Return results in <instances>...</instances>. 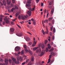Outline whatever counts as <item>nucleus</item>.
<instances>
[{
	"mask_svg": "<svg viewBox=\"0 0 65 65\" xmlns=\"http://www.w3.org/2000/svg\"><path fill=\"white\" fill-rule=\"evenodd\" d=\"M41 46L42 49L44 48V45L43 44L41 43L39 44V45H38L39 48L40 47H41Z\"/></svg>",
	"mask_w": 65,
	"mask_h": 65,
	"instance_id": "obj_1",
	"label": "nucleus"
},
{
	"mask_svg": "<svg viewBox=\"0 0 65 65\" xmlns=\"http://www.w3.org/2000/svg\"><path fill=\"white\" fill-rule=\"evenodd\" d=\"M17 61H15V64H19L20 63V62H19V61H20V57H17Z\"/></svg>",
	"mask_w": 65,
	"mask_h": 65,
	"instance_id": "obj_2",
	"label": "nucleus"
},
{
	"mask_svg": "<svg viewBox=\"0 0 65 65\" xmlns=\"http://www.w3.org/2000/svg\"><path fill=\"white\" fill-rule=\"evenodd\" d=\"M4 21H5L6 23V24H8V23H10L9 20H8V19L7 18H4Z\"/></svg>",
	"mask_w": 65,
	"mask_h": 65,
	"instance_id": "obj_3",
	"label": "nucleus"
},
{
	"mask_svg": "<svg viewBox=\"0 0 65 65\" xmlns=\"http://www.w3.org/2000/svg\"><path fill=\"white\" fill-rule=\"evenodd\" d=\"M20 47L19 46H17L15 47V50L17 52H18L20 50Z\"/></svg>",
	"mask_w": 65,
	"mask_h": 65,
	"instance_id": "obj_4",
	"label": "nucleus"
},
{
	"mask_svg": "<svg viewBox=\"0 0 65 65\" xmlns=\"http://www.w3.org/2000/svg\"><path fill=\"white\" fill-rule=\"evenodd\" d=\"M25 39L26 41H27V42L29 41L30 40V39L28 37H26Z\"/></svg>",
	"mask_w": 65,
	"mask_h": 65,
	"instance_id": "obj_5",
	"label": "nucleus"
},
{
	"mask_svg": "<svg viewBox=\"0 0 65 65\" xmlns=\"http://www.w3.org/2000/svg\"><path fill=\"white\" fill-rule=\"evenodd\" d=\"M10 31L11 33H13L14 31V29L13 28H11L10 29Z\"/></svg>",
	"mask_w": 65,
	"mask_h": 65,
	"instance_id": "obj_6",
	"label": "nucleus"
},
{
	"mask_svg": "<svg viewBox=\"0 0 65 65\" xmlns=\"http://www.w3.org/2000/svg\"><path fill=\"white\" fill-rule=\"evenodd\" d=\"M45 53V51H44L43 50L41 53V54L40 55V56H41L43 55Z\"/></svg>",
	"mask_w": 65,
	"mask_h": 65,
	"instance_id": "obj_7",
	"label": "nucleus"
},
{
	"mask_svg": "<svg viewBox=\"0 0 65 65\" xmlns=\"http://www.w3.org/2000/svg\"><path fill=\"white\" fill-rule=\"evenodd\" d=\"M27 14H28L29 16H30L31 15V13H32L31 12L30 10L28 11L27 12Z\"/></svg>",
	"mask_w": 65,
	"mask_h": 65,
	"instance_id": "obj_8",
	"label": "nucleus"
},
{
	"mask_svg": "<svg viewBox=\"0 0 65 65\" xmlns=\"http://www.w3.org/2000/svg\"><path fill=\"white\" fill-rule=\"evenodd\" d=\"M51 54L52 55L54 56H55L57 55V53L55 52H52L51 53Z\"/></svg>",
	"mask_w": 65,
	"mask_h": 65,
	"instance_id": "obj_9",
	"label": "nucleus"
},
{
	"mask_svg": "<svg viewBox=\"0 0 65 65\" xmlns=\"http://www.w3.org/2000/svg\"><path fill=\"white\" fill-rule=\"evenodd\" d=\"M5 62L6 64H8V60L7 59H5Z\"/></svg>",
	"mask_w": 65,
	"mask_h": 65,
	"instance_id": "obj_10",
	"label": "nucleus"
},
{
	"mask_svg": "<svg viewBox=\"0 0 65 65\" xmlns=\"http://www.w3.org/2000/svg\"><path fill=\"white\" fill-rule=\"evenodd\" d=\"M37 41H36L35 42V41L33 43V44H32V47H34V46H35V45H36V44Z\"/></svg>",
	"mask_w": 65,
	"mask_h": 65,
	"instance_id": "obj_11",
	"label": "nucleus"
},
{
	"mask_svg": "<svg viewBox=\"0 0 65 65\" xmlns=\"http://www.w3.org/2000/svg\"><path fill=\"white\" fill-rule=\"evenodd\" d=\"M21 17L22 20H25V19L27 18V17L25 16H22Z\"/></svg>",
	"mask_w": 65,
	"mask_h": 65,
	"instance_id": "obj_12",
	"label": "nucleus"
},
{
	"mask_svg": "<svg viewBox=\"0 0 65 65\" xmlns=\"http://www.w3.org/2000/svg\"><path fill=\"white\" fill-rule=\"evenodd\" d=\"M3 3L4 4V5L5 6H6V1L5 0H4L3 1Z\"/></svg>",
	"mask_w": 65,
	"mask_h": 65,
	"instance_id": "obj_13",
	"label": "nucleus"
},
{
	"mask_svg": "<svg viewBox=\"0 0 65 65\" xmlns=\"http://www.w3.org/2000/svg\"><path fill=\"white\" fill-rule=\"evenodd\" d=\"M11 59L14 62H15L16 61V59L15 58H14L13 57H11Z\"/></svg>",
	"mask_w": 65,
	"mask_h": 65,
	"instance_id": "obj_14",
	"label": "nucleus"
},
{
	"mask_svg": "<svg viewBox=\"0 0 65 65\" xmlns=\"http://www.w3.org/2000/svg\"><path fill=\"white\" fill-rule=\"evenodd\" d=\"M26 6L27 7H29L31 6V5L30 4H26Z\"/></svg>",
	"mask_w": 65,
	"mask_h": 65,
	"instance_id": "obj_15",
	"label": "nucleus"
},
{
	"mask_svg": "<svg viewBox=\"0 0 65 65\" xmlns=\"http://www.w3.org/2000/svg\"><path fill=\"white\" fill-rule=\"evenodd\" d=\"M54 9L53 8L52 9L51 11V14H53V13H54Z\"/></svg>",
	"mask_w": 65,
	"mask_h": 65,
	"instance_id": "obj_16",
	"label": "nucleus"
},
{
	"mask_svg": "<svg viewBox=\"0 0 65 65\" xmlns=\"http://www.w3.org/2000/svg\"><path fill=\"white\" fill-rule=\"evenodd\" d=\"M32 0H27V3H28V4H31V2L30 1H31Z\"/></svg>",
	"mask_w": 65,
	"mask_h": 65,
	"instance_id": "obj_17",
	"label": "nucleus"
},
{
	"mask_svg": "<svg viewBox=\"0 0 65 65\" xmlns=\"http://www.w3.org/2000/svg\"><path fill=\"white\" fill-rule=\"evenodd\" d=\"M41 48H40L39 49V51L38 50H37L36 51L37 52H39V53H40L41 52Z\"/></svg>",
	"mask_w": 65,
	"mask_h": 65,
	"instance_id": "obj_18",
	"label": "nucleus"
},
{
	"mask_svg": "<svg viewBox=\"0 0 65 65\" xmlns=\"http://www.w3.org/2000/svg\"><path fill=\"white\" fill-rule=\"evenodd\" d=\"M21 54V55H23L24 54V50H23L22 51Z\"/></svg>",
	"mask_w": 65,
	"mask_h": 65,
	"instance_id": "obj_19",
	"label": "nucleus"
},
{
	"mask_svg": "<svg viewBox=\"0 0 65 65\" xmlns=\"http://www.w3.org/2000/svg\"><path fill=\"white\" fill-rule=\"evenodd\" d=\"M39 48V47H38V46L37 47H35L34 48H33V51H36V50H37V48Z\"/></svg>",
	"mask_w": 65,
	"mask_h": 65,
	"instance_id": "obj_20",
	"label": "nucleus"
},
{
	"mask_svg": "<svg viewBox=\"0 0 65 65\" xmlns=\"http://www.w3.org/2000/svg\"><path fill=\"white\" fill-rule=\"evenodd\" d=\"M53 33L54 34L56 32V29H55V28H54L53 29Z\"/></svg>",
	"mask_w": 65,
	"mask_h": 65,
	"instance_id": "obj_21",
	"label": "nucleus"
},
{
	"mask_svg": "<svg viewBox=\"0 0 65 65\" xmlns=\"http://www.w3.org/2000/svg\"><path fill=\"white\" fill-rule=\"evenodd\" d=\"M53 2L52 1H50V3L49 4L50 5H51L52 4V3H53Z\"/></svg>",
	"mask_w": 65,
	"mask_h": 65,
	"instance_id": "obj_22",
	"label": "nucleus"
},
{
	"mask_svg": "<svg viewBox=\"0 0 65 65\" xmlns=\"http://www.w3.org/2000/svg\"><path fill=\"white\" fill-rule=\"evenodd\" d=\"M46 31H45V33L46 34H48V29H47V28L46 29Z\"/></svg>",
	"mask_w": 65,
	"mask_h": 65,
	"instance_id": "obj_23",
	"label": "nucleus"
},
{
	"mask_svg": "<svg viewBox=\"0 0 65 65\" xmlns=\"http://www.w3.org/2000/svg\"><path fill=\"white\" fill-rule=\"evenodd\" d=\"M52 19V17H50L49 19V21H51Z\"/></svg>",
	"mask_w": 65,
	"mask_h": 65,
	"instance_id": "obj_24",
	"label": "nucleus"
},
{
	"mask_svg": "<svg viewBox=\"0 0 65 65\" xmlns=\"http://www.w3.org/2000/svg\"><path fill=\"white\" fill-rule=\"evenodd\" d=\"M15 8H13L12 9L11 11H12V12H13V11L14 10H15Z\"/></svg>",
	"mask_w": 65,
	"mask_h": 65,
	"instance_id": "obj_25",
	"label": "nucleus"
},
{
	"mask_svg": "<svg viewBox=\"0 0 65 65\" xmlns=\"http://www.w3.org/2000/svg\"><path fill=\"white\" fill-rule=\"evenodd\" d=\"M54 50V49L53 48H51L50 50H49V52H53Z\"/></svg>",
	"mask_w": 65,
	"mask_h": 65,
	"instance_id": "obj_26",
	"label": "nucleus"
},
{
	"mask_svg": "<svg viewBox=\"0 0 65 65\" xmlns=\"http://www.w3.org/2000/svg\"><path fill=\"white\" fill-rule=\"evenodd\" d=\"M10 3H11V1H10L9 2H8L7 3V4L8 5H9L10 4Z\"/></svg>",
	"mask_w": 65,
	"mask_h": 65,
	"instance_id": "obj_27",
	"label": "nucleus"
},
{
	"mask_svg": "<svg viewBox=\"0 0 65 65\" xmlns=\"http://www.w3.org/2000/svg\"><path fill=\"white\" fill-rule=\"evenodd\" d=\"M19 14H20L19 12H17L16 14V17H17V16H18V15Z\"/></svg>",
	"mask_w": 65,
	"mask_h": 65,
	"instance_id": "obj_28",
	"label": "nucleus"
},
{
	"mask_svg": "<svg viewBox=\"0 0 65 65\" xmlns=\"http://www.w3.org/2000/svg\"><path fill=\"white\" fill-rule=\"evenodd\" d=\"M14 54H15V56H17V57H19V55H18V54H17V53H14Z\"/></svg>",
	"mask_w": 65,
	"mask_h": 65,
	"instance_id": "obj_29",
	"label": "nucleus"
},
{
	"mask_svg": "<svg viewBox=\"0 0 65 65\" xmlns=\"http://www.w3.org/2000/svg\"><path fill=\"white\" fill-rule=\"evenodd\" d=\"M29 53L30 54V55H32V52L31 51H29Z\"/></svg>",
	"mask_w": 65,
	"mask_h": 65,
	"instance_id": "obj_30",
	"label": "nucleus"
},
{
	"mask_svg": "<svg viewBox=\"0 0 65 65\" xmlns=\"http://www.w3.org/2000/svg\"><path fill=\"white\" fill-rule=\"evenodd\" d=\"M34 60V57H31V61H33Z\"/></svg>",
	"mask_w": 65,
	"mask_h": 65,
	"instance_id": "obj_31",
	"label": "nucleus"
},
{
	"mask_svg": "<svg viewBox=\"0 0 65 65\" xmlns=\"http://www.w3.org/2000/svg\"><path fill=\"white\" fill-rule=\"evenodd\" d=\"M0 61L1 62H3L4 61V60L2 59L1 58L0 59Z\"/></svg>",
	"mask_w": 65,
	"mask_h": 65,
	"instance_id": "obj_32",
	"label": "nucleus"
},
{
	"mask_svg": "<svg viewBox=\"0 0 65 65\" xmlns=\"http://www.w3.org/2000/svg\"><path fill=\"white\" fill-rule=\"evenodd\" d=\"M35 5L34 6V7L32 8V10L34 11L35 10Z\"/></svg>",
	"mask_w": 65,
	"mask_h": 65,
	"instance_id": "obj_33",
	"label": "nucleus"
},
{
	"mask_svg": "<svg viewBox=\"0 0 65 65\" xmlns=\"http://www.w3.org/2000/svg\"><path fill=\"white\" fill-rule=\"evenodd\" d=\"M29 59H28L26 60V61L25 62L26 63H27L28 62H29Z\"/></svg>",
	"mask_w": 65,
	"mask_h": 65,
	"instance_id": "obj_34",
	"label": "nucleus"
},
{
	"mask_svg": "<svg viewBox=\"0 0 65 65\" xmlns=\"http://www.w3.org/2000/svg\"><path fill=\"white\" fill-rule=\"evenodd\" d=\"M42 33L43 34H45V33L44 32V30H42Z\"/></svg>",
	"mask_w": 65,
	"mask_h": 65,
	"instance_id": "obj_35",
	"label": "nucleus"
},
{
	"mask_svg": "<svg viewBox=\"0 0 65 65\" xmlns=\"http://www.w3.org/2000/svg\"><path fill=\"white\" fill-rule=\"evenodd\" d=\"M48 42V41L47 40H45V44H46V43H47Z\"/></svg>",
	"mask_w": 65,
	"mask_h": 65,
	"instance_id": "obj_36",
	"label": "nucleus"
},
{
	"mask_svg": "<svg viewBox=\"0 0 65 65\" xmlns=\"http://www.w3.org/2000/svg\"><path fill=\"white\" fill-rule=\"evenodd\" d=\"M25 51L26 52H28V50L26 48H25Z\"/></svg>",
	"mask_w": 65,
	"mask_h": 65,
	"instance_id": "obj_37",
	"label": "nucleus"
},
{
	"mask_svg": "<svg viewBox=\"0 0 65 65\" xmlns=\"http://www.w3.org/2000/svg\"><path fill=\"white\" fill-rule=\"evenodd\" d=\"M0 5H1V6H3V4L2 2H0Z\"/></svg>",
	"mask_w": 65,
	"mask_h": 65,
	"instance_id": "obj_38",
	"label": "nucleus"
},
{
	"mask_svg": "<svg viewBox=\"0 0 65 65\" xmlns=\"http://www.w3.org/2000/svg\"><path fill=\"white\" fill-rule=\"evenodd\" d=\"M28 44L29 45H31V44H32V42H30L28 43Z\"/></svg>",
	"mask_w": 65,
	"mask_h": 65,
	"instance_id": "obj_39",
	"label": "nucleus"
},
{
	"mask_svg": "<svg viewBox=\"0 0 65 65\" xmlns=\"http://www.w3.org/2000/svg\"><path fill=\"white\" fill-rule=\"evenodd\" d=\"M9 61L10 64H11V61H12V60H11V59H9Z\"/></svg>",
	"mask_w": 65,
	"mask_h": 65,
	"instance_id": "obj_40",
	"label": "nucleus"
},
{
	"mask_svg": "<svg viewBox=\"0 0 65 65\" xmlns=\"http://www.w3.org/2000/svg\"><path fill=\"white\" fill-rule=\"evenodd\" d=\"M51 61V59H50V58H49L48 60V61L47 62V63L48 64L50 62V61Z\"/></svg>",
	"mask_w": 65,
	"mask_h": 65,
	"instance_id": "obj_41",
	"label": "nucleus"
},
{
	"mask_svg": "<svg viewBox=\"0 0 65 65\" xmlns=\"http://www.w3.org/2000/svg\"><path fill=\"white\" fill-rule=\"evenodd\" d=\"M22 34H20V35H19L18 36L19 37H21V36H22Z\"/></svg>",
	"mask_w": 65,
	"mask_h": 65,
	"instance_id": "obj_42",
	"label": "nucleus"
},
{
	"mask_svg": "<svg viewBox=\"0 0 65 65\" xmlns=\"http://www.w3.org/2000/svg\"><path fill=\"white\" fill-rule=\"evenodd\" d=\"M46 52H48V48H46Z\"/></svg>",
	"mask_w": 65,
	"mask_h": 65,
	"instance_id": "obj_43",
	"label": "nucleus"
},
{
	"mask_svg": "<svg viewBox=\"0 0 65 65\" xmlns=\"http://www.w3.org/2000/svg\"><path fill=\"white\" fill-rule=\"evenodd\" d=\"M15 9H18V7H16V6L15 5Z\"/></svg>",
	"mask_w": 65,
	"mask_h": 65,
	"instance_id": "obj_44",
	"label": "nucleus"
},
{
	"mask_svg": "<svg viewBox=\"0 0 65 65\" xmlns=\"http://www.w3.org/2000/svg\"><path fill=\"white\" fill-rule=\"evenodd\" d=\"M12 2L14 4L15 3V0H12Z\"/></svg>",
	"mask_w": 65,
	"mask_h": 65,
	"instance_id": "obj_45",
	"label": "nucleus"
},
{
	"mask_svg": "<svg viewBox=\"0 0 65 65\" xmlns=\"http://www.w3.org/2000/svg\"><path fill=\"white\" fill-rule=\"evenodd\" d=\"M41 6H42V7L43 6V3H41Z\"/></svg>",
	"mask_w": 65,
	"mask_h": 65,
	"instance_id": "obj_46",
	"label": "nucleus"
},
{
	"mask_svg": "<svg viewBox=\"0 0 65 65\" xmlns=\"http://www.w3.org/2000/svg\"><path fill=\"white\" fill-rule=\"evenodd\" d=\"M11 24L12 25H13L14 24V23H13V22H11Z\"/></svg>",
	"mask_w": 65,
	"mask_h": 65,
	"instance_id": "obj_47",
	"label": "nucleus"
},
{
	"mask_svg": "<svg viewBox=\"0 0 65 65\" xmlns=\"http://www.w3.org/2000/svg\"><path fill=\"white\" fill-rule=\"evenodd\" d=\"M0 21L1 22H2V18L1 17V19H0Z\"/></svg>",
	"mask_w": 65,
	"mask_h": 65,
	"instance_id": "obj_48",
	"label": "nucleus"
},
{
	"mask_svg": "<svg viewBox=\"0 0 65 65\" xmlns=\"http://www.w3.org/2000/svg\"><path fill=\"white\" fill-rule=\"evenodd\" d=\"M53 27L52 26V27H51V31H52V30H53Z\"/></svg>",
	"mask_w": 65,
	"mask_h": 65,
	"instance_id": "obj_49",
	"label": "nucleus"
},
{
	"mask_svg": "<svg viewBox=\"0 0 65 65\" xmlns=\"http://www.w3.org/2000/svg\"><path fill=\"white\" fill-rule=\"evenodd\" d=\"M51 47H51V46H48V48L49 49H51Z\"/></svg>",
	"mask_w": 65,
	"mask_h": 65,
	"instance_id": "obj_50",
	"label": "nucleus"
},
{
	"mask_svg": "<svg viewBox=\"0 0 65 65\" xmlns=\"http://www.w3.org/2000/svg\"><path fill=\"white\" fill-rule=\"evenodd\" d=\"M5 64L4 63V64H3V63H0V65H5Z\"/></svg>",
	"mask_w": 65,
	"mask_h": 65,
	"instance_id": "obj_51",
	"label": "nucleus"
},
{
	"mask_svg": "<svg viewBox=\"0 0 65 65\" xmlns=\"http://www.w3.org/2000/svg\"><path fill=\"white\" fill-rule=\"evenodd\" d=\"M24 48H26L27 47V46L25 45H24Z\"/></svg>",
	"mask_w": 65,
	"mask_h": 65,
	"instance_id": "obj_52",
	"label": "nucleus"
},
{
	"mask_svg": "<svg viewBox=\"0 0 65 65\" xmlns=\"http://www.w3.org/2000/svg\"><path fill=\"white\" fill-rule=\"evenodd\" d=\"M25 62H24L22 63V65H25Z\"/></svg>",
	"mask_w": 65,
	"mask_h": 65,
	"instance_id": "obj_53",
	"label": "nucleus"
},
{
	"mask_svg": "<svg viewBox=\"0 0 65 65\" xmlns=\"http://www.w3.org/2000/svg\"><path fill=\"white\" fill-rule=\"evenodd\" d=\"M18 19H20V20H21V16H19Z\"/></svg>",
	"mask_w": 65,
	"mask_h": 65,
	"instance_id": "obj_54",
	"label": "nucleus"
},
{
	"mask_svg": "<svg viewBox=\"0 0 65 65\" xmlns=\"http://www.w3.org/2000/svg\"><path fill=\"white\" fill-rule=\"evenodd\" d=\"M11 8V6H8V9H9V8Z\"/></svg>",
	"mask_w": 65,
	"mask_h": 65,
	"instance_id": "obj_55",
	"label": "nucleus"
},
{
	"mask_svg": "<svg viewBox=\"0 0 65 65\" xmlns=\"http://www.w3.org/2000/svg\"><path fill=\"white\" fill-rule=\"evenodd\" d=\"M6 9H8V6H6Z\"/></svg>",
	"mask_w": 65,
	"mask_h": 65,
	"instance_id": "obj_56",
	"label": "nucleus"
},
{
	"mask_svg": "<svg viewBox=\"0 0 65 65\" xmlns=\"http://www.w3.org/2000/svg\"><path fill=\"white\" fill-rule=\"evenodd\" d=\"M34 42L35 41V42H36V40H35V38H34Z\"/></svg>",
	"mask_w": 65,
	"mask_h": 65,
	"instance_id": "obj_57",
	"label": "nucleus"
},
{
	"mask_svg": "<svg viewBox=\"0 0 65 65\" xmlns=\"http://www.w3.org/2000/svg\"><path fill=\"white\" fill-rule=\"evenodd\" d=\"M48 14H49V13H48V12L47 15V17H48Z\"/></svg>",
	"mask_w": 65,
	"mask_h": 65,
	"instance_id": "obj_58",
	"label": "nucleus"
},
{
	"mask_svg": "<svg viewBox=\"0 0 65 65\" xmlns=\"http://www.w3.org/2000/svg\"><path fill=\"white\" fill-rule=\"evenodd\" d=\"M52 39L53 40H54V39H55V36L53 37Z\"/></svg>",
	"mask_w": 65,
	"mask_h": 65,
	"instance_id": "obj_59",
	"label": "nucleus"
},
{
	"mask_svg": "<svg viewBox=\"0 0 65 65\" xmlns=\"http://www.w3.org/2000/svg\"><path fill=\"white\" fill-rule=\"evenodd\" d=\"M50 36H52V33L51 32H50Z\"/></svg>",
	"mask_w": 65,
	"mask_h": 65,
	"instance_id": "obj_60",
	"label": "nucleus"
},
{
	"mask_svg": "<svg viewBox=\"0 0 65 65\" xmlns=\"http://www.w3.org/2000/svg\"><path fill=\"white\" fill-rule=\"evenodd\" d=\"M31 21H34V20L32 18V19H31Z\"/></svg>",
	"mask_w": 65,
	"mask_h": 65,
	"instance_id": "obj_61",
	"label": "nucleus"
},
{
	"mask_svg": "<svg viewBox=\"0 0 65 65\" xmlns=\"http://www.w3.org/2000/svg\"><path fill=\"white\" fill-rule=\"evenodd\" d=\"M5 14L6 15H9V14L7 13H5Z\"/></svg>",
	"mask_w": 65,
	"mask_h": 65,
	"instance_id": "obj_62",
	"label": "nucleus"
},
{
	"mask_svg": "<svg viewBox=\"0 0 65 65\" xmlns=\"http://www.w3.org/2000/svg\"><path fill=\"white\" fill-rule=\"evenodd\" d=\"M2 26V25L1 24V22H0V26Z\"/></svg>",
	"mask_w": 65,
	"mask_h": 65,
	"instance_id": "obj_63",
	"label": "nucleus"
},
{
	"mask_svg": "<svg viewBox=\"0 0 65 65\" xmlns=\"http://www.w3.org/2000/svg\"><path fill=\"white\" fill-rule=\"evenodd\" d=\"M20 23H21V24H23V23H24V22L22 21L21 22H20Z\"/></svg>",
	"mask_w": 65,
	"mask_h": 65,
	"instance_id": "obj_64",
	"label": "nucleus"
}]
</instances>
